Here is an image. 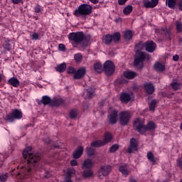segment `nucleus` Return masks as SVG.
Here are the masks:
<instances>
[{
  "label": "nucleus",
  "instance_id": "obj_2",
  "mask_svg": "<svg viewBox=\"0 0 182 182\" xmlns=\"http://www.w3.org/2000/svg\"><path fill=\"white\" fill-rule=\"evenodd\" d=\"M156 129V123L150 121L146 125L144 124V119L137 118L134 122V129L136 130L139 134H144L148 130L151 132Z\"/></svg>",
  "mask_w": 182,
  "mask_h": 182
},
{
  "label": "nucleus",
  "instance_id": "obj_51",
  "mask_svg": "<svg viewBox=\"0 0 182 182\" xmlns=\"http://www.w3.org/2000/svg\"><path fill=\"white\" fill-rule=\"evenodd\" d=\"M82 42V46H87L89 45V40L83 39Z\"/></svg>",
  "mask_w": 182,
  "mask_h": 182
},
{
  "label": "nucleus",
  "instance_id": "obj_41",
  "mask_svg": "<svg viewBox=\"0 0 182 182\" xmlns=\"http://www.w3.org/2000/svg\"><path fill=\"white\" fill-rule=\"evenodd\" d=\"M171 86H172V88L174 90H178L180 89V83L176 82V81H173L172 83H171Z\"/></svg>",
  "mask_w": 182,
  "mask_h": 182
},
{
  "label": "nucleus",
  "instance_id": "obj_23",
  "mask_svg": "<svg viewBox=\"0 0 182 182\" xmlns=\"http://www.w3.org/2000/svg\"><path fill=\"white\" fill-rule=\"evenodd\" d=\"M94 70L97 73H102L103 72V66H102L100 63H96L94 64Z\"/></svg>",
  "mask_w": 182,
  "mask_h": 182
},
{
  "label": "nucleus",
  "instance_id": "obj_57",
  "mask_svg": "<svg viewBox=\"0 0 182 182\" xmlns=\"http://www.w3.org/2000/svg\"><path fill=\"white\" fill-rule=\"evenodd\" d=\"M23 0H12L13 4H21V2Z\"/></svg>",
  "mask_w": 182,
  "mask_h": 182
},
{
  "label": "nucleus",
  "instance_id": "obj_5",
  "mask_svg": "<svg viewBox=\"0 0 182 182\" xmlns=\"http://www.w3.org/2000/svg\"><path fill=\"white\" fill-rule=\"evenodd\" d=\"M147 56H149V55H147L146 53H143L141 51L138 52L135 55L134 65L136 66L137 69H141V68L144 66V62Z\"/></svg>",
  "mask_w": 182,
  "mask_h": 182
},
{
  "label": "nucleus",
  "instance_id": "obj_46",
  "mask_svg": "<svg viewBox=\"0 0 182 182\" xmlns=\"http://www.w3.org/2000/svg\"><path fill=\"white\" fill-rule=\"evenodd\" d=\"M31 39L36 41L39 38V34L34 33L31 36Z\"/></svg>",
  "mask_w": 182,
  "mask_h": 182
},
{
  "label": "nucleus",
  "instance_id": "obj_64",
  "mask_svg": "<svg viewBox=\"0 0 182 182\" xmlns=\"http://www.w3.org/2000/svg\"><path fill=\"white\" fill-rule=\"evenodd\" d=\"M180 182H182V179L181 180V181Z\"/></svg>",
  "mask_w": 182,
  "mask_h": 182
},
{
  "label": "nucleus",
  "instance_id": "obj_52",
  "mask_svg": "<svg viewBox=\"0 0 182 182\" xmlns=\"http://www.w3.org/2000/svg\"><path fill=\"white\" fill-rule=\"evenodd\" d=\"M127 2V0H118L119 5H124Z\"/></svg>",
  "mask_w": 182,
  "mask_h": 182
},
{
  "label": "nucleus",
  "instance_id": "obj_37",
  "mask_svg": "<svg viewBox=\"0 0 182 182\" xmlns=\"http://www.w3.org/2000/svg\"><path fill=\"white\" fill-rule=\"evenodd\" d=\"M156 105H157V100H152L151 102L149 104V109L152 112H154V109H156Z\"/></svg>",
  "mask_w": 182,
  "mask_h": 182
},
{
  "label": "nucleus",
  "instance_id": "obj_12",
  "mask_svg": "<svg viewBox=\"0 0 182 182\" xmlns=\"http://www.w3.org/2000/svg\"><path fill=\"white\" fill-rule=\"evenodd\" d=\"M144 8H156L159 5V0H143Z\"/></svg>",
  "mask_w": 182,
  "mask_h": 182
},
{
  "label": "nucleus",
  "instance_id": "obj_11",
  "mask_svg": "<svg viewBox=\"0 0 182 182\" xmlns=\"http://www.w3.org/2000/svg\"><path fill=\"white\" fill-rule=\"evenodd\" d=\"M119 116V111L113 109L109 112L108 116V121L111 124H116L117 123V117Z\"/></svg>",
  "mask_w": 182,
  "mask_h": 182
},
{
  "label": "nucleus",
  "instance_id": "obj_20",
  "mask_svg": "<svg viewBox=\"0 0 182 182\" xmlns=\"http://www.w3.org/2000/svg\"><path fill=\"white\" fill-rule=\"evenodd\" d=\"M124 76L127 79H134L137 76V73L133 71L127 70L124 72Z\"/></svg>",
  "mask_w": 182,
  "mask_h": 182
},
{
  "label": "nucleus",
  "instance_id": "obj_42",
  "mask_svg": "<svg viewBox=\"0 0 182 182\" xmlns=\"http://www.w3.org/2000/svg\"><path fill=\"white\" fill-rule=\"evenodd\" d=\"M76 116H77V111H76L75 109H72L70 112V117L71 119H75L76 117Z\"/></svg>",
  "mask_w": 182,
  "mask_h": 182
},
{
  "label": "nucleus",
  "instance_id": "obj_38",
  "mask_svg": "<svg viewBox=\"0 0 182 182\" xmlns=\"http://www.w3.org/2000/svg\"><path fill=\"white\" fill-rule=\"evenodd\" d=\"M121 35L119 33H115L112 36L113 42H119L120 41Z\"/></svg>",
  "mask_w": 182,
  "mask_h": 182
},
{
  "label": "nucleus",
  "instance_id": "obj_25",
  "mask_svg": "<svg viewBox=\"0 0 182 182\" xmlns=\"http://www.w3.org/2000/svg\"><path fill=\"white\" fill-rule=\"evenodd\" d=\"M133 11V6L132 5L126 6L123 9L124 15H130Z\"/></svg>",
  "mask_w": 182,
  "mask_h": 182
},
{
  "label": "nucleus",
  "instance_id": "obj_56",
  "mask_svg": "<svg viewBox=\"0 0 182 182\" xmlns=\"http://www.w3.org/2000/svg\"><path fill=\"white\" fill-rule=\"evenodd\" d=\"M58 49H60V50H65V45L63 44H60L58 46Z\"/></svg>",
  "mask_w": 182,
  "mask_h": 182
},
{
  "label": "nucleus",
  "instance_id": "obj_7",
  "mask_svg": "<svg viewBox=\"0 0 182 182\" xmlns=\"http://www.w3.org/2000/svg\"><path fill=\"white\" fill-rule=\"evenodd\" d=\"M68 38L70 41H72L74 43H80L83 42L85 39V34L82 31L71 33L69 34Z\"/></svg>",
  "mask_w": 182,
  "mask_h": 182
},
{
  "label": "nucleus",
  "instance_id": "obj_6",
  "mask_svg": "<svg viewBox=\"0 0 182 182\" xmlns=\"http://www.w3.org/2000/svg\"><path fill=\"white\" fill-rule=\"evenodd\" d=\"M15 119H22V111L18 109H13L11 113H9L6 116L5 121L12 123Z\"/></svg>",
  "mask_w": 182,
  "mask_h": 182
},
{
  "label": "nucleus",
  "instance_id": "obj_32",
  "mask_svg": "<svg viewBox=\"0 0 182 182\" xmlns=\"http://www.w3.org/2000/svg\"><path fill=\"white\" fill-rule=\"evenodd\" d=\"M63 103V100L58 98H55L53 100L51 101V106H60Z\"/></svg>",
  "mask_w": 182,
  "mask_h": 182
},
{
  "label": "nucleus",
  "instance_id": "obj_58",
  "mask_svg": "<svg viewBox=\"0 0 182 182\" xmlns=\"http://www.w3.org/2000/svg\"><path fill=\"white\" fill-rule=\"evenodd\" d=\"M90 2H92V4H98L99 3V0H89Z\"/></svg>",
  "mask_w": 182,
  "mask_h": 182
},
{
  "label": "nucleus",
  "instance_id": "obj_39",
  "mask_svg": "<svg viewBox=\"0 0 182 182\" xmlns=\"http://www.w3.org/2000/svg\"><path fill=\"white\" fill-rule=\"evenodd\" d=\"M74 59L76 62H82V60L83 59V56H82L81 53H77L74 55Z\"/></svg>",
  "mask_w": 182,
  "mask_h": 182
},
{
  "label": "nucleus",
  "instance_id": "obj_1",
  "mask_svg": "<svg viewBox=\"0 0 182 182\" xmlns=\"http://www.w3.org/2000/svg\"><path fill=\"white\" fill-rule=\"evenodd\" d=\"M31 151H32V146L26 147L23 151V157L26 160V164L22 168L21 173H18L22 178L32 176L35 173L36 164L41 160V154H32Z\"/></svg>",
  "mask_w": 182,
  "mask_h": 182
},
{
  "label": "nucleus",
  "instance_id": "obj_47",
  "mask_svg": "<svg viewBox=\"0 0 182 182\" xmlns=\"http://www.w3.org/2000/svg\"><path fill=\"white\" fill-rule=\"evenodd\" d=\"M4 48L6 50H11V44H9V43H6L3 45Z\"/></svg>",
  "mask_w": 182,
  "mask_h": 182
},
{
  "label": "nucleus",
  "instance_id": "obj_44",
  "mask_svg": "<svg viewBox=\"0 0 182 182\" xmlns=\"http://www.w3.org/2000/svg\"><path fill=\"white\" fill-rule=\"evenodd\" d=\"M87 154H88V156H95V149H93V148H87Z\"/></svg>",
  "mask_w": 182,
  "mask_h": 182
},
{
  "label": "nucleus",
  "instance_id": "obj_26",
  "mask_svg": "<svg viewBox=\"0 0 182 182\" xmlns=\"http://www.w3.org/2000/svg\"><path fill=\"white\" fill-rule=\"evenodd\" d=\"M55 70L57 72H60V73H62L66 70V63H63L60 65H58L55 68Z\"/></svg>",
  "mask_w": 182,
  "mask_h": 182
},
{
  "label": "nucleus",
  "instance_id": "obj_48",
  "mask_svg": "<svg viewBox=\"0 0 182 182\" xmlns=\"http://www.w3.org/2000/svg\"><path fill=\"white\" fill-rule=\"evenodd\" d=\"M178 167H182V156L177 159Z\"/></svg>",
  "mask_w": 182,
  "mask_h": 182
},
{
  "label": "nucleus",
  "instance_id": "obj_18",
  "mask_svg": "<svg viewBox=\"0 0 182 182\" xmlns=\"http://www.w3.org/2000/svg\"><path fill=\"white\" fill-rule=\"evenodd\" d=\"M8 84L11 85L14 87H19V85H21V82H19V80H18V78L13 77L8 80Z\"/></svg>",
  "mask_w": 182,
  "mask_h": 182
},
{
  "label": "nucleus",
  "instance_id": "obj_33",
  "mask_svg": "<svg viewBox=\"0 0 182 182\" xmlns=\"http://www.w3.org/2000/svg\"><path fill=\"white\" fill-rule=\"evenodd\" d=\"M112 139H113V136H112V134L110 132H106L105 135V143H109L112 141Z\"/></svg>",
  "mask_w": 182,
  "mask_h": 182
},
{
  "label": "nucleus",
  "instance_id": "obj_17",
  "mask_svg": "<svg viewBox=\"0 0 182 182\" xmlns=\"http://www.w3.org/2000/svg\"><path fill=\"white\" fill-rule=\"evenodd\" d=\"M83 154V148L82 146H78L73 152V158L75 159H80Z\"/></svg>",
  "mask_w": 182,
  "mask_h": 182
},
{
  "label": "nucleus",
  "instance_id": "obj_24",
  "mask_svg": "<svg viewBox=\"0 0 182 182\" xmlns=\"http://www.w3.org/2000/svg\"><path fill=\"white\" fill-rule=\"evenodd\" d=\"M94 93H95V90H93V88L90 87L87 89L85 91V95H86L85 99H92Z\"/></svg>",
  "mask_w": 182,
  "mask_h": 182
},
{
  "label": "nucleus",
  "instance_id": "obj_40",
  "mask_svg": "<svg viewBox=\"0 0 182 182\" xmlns=\"http://www.w3.org/2000/svg\"><path fill=\"white\" fill-rule=\"evenodd\" d=\"M118 149H119V144H115L109 148V152L114 153L115 151H117Z\"/></svg>",
  "mask_w": 182,
  "mask_h": 182
},
{
  "label": "nucleus",
  "instance_id": "obj_14",
  "mask_svg": "<svg viewBox=\"0 0 182 182\" xmlns=\"http://www.w3.org/2000/svg\"><path fill=\"white\" fill-rule=\"evenodd\" d=\"M85 75H86V68H85V67H81L74 74L73 77L77 80L82 79Z\"/></svg>",
  "mask_w": 182,
  "mask_h": 182
},
{
  "label": "nucleus",
  "instance_id": "obj_55",
  "mask_svg": "<svg viewBox=\"0 0 182 182\" xmlns=\"http://www.w3.org/2000/svg\"><path fill=\"white\" fill-rule=\"evenodd\" d=\"M178 9L179 11H182V0H180V1L178 4Z\"/></svg>",
  "mask_w": 182,
  "mask_h": 182
},
{
  "label": "nucleus",
  "instance_id": "obj_10",
  "mask_svg": "<svg viewBox=\"0 0 182 182\" xmlns=\"http://www.w3.org/2000/svg\"><path fill=\"white\" fill-rule=\"evenodd\" d=\"M114 64L110 60H107L104 63V70L107 76H111L114 73Z\"/></svg>",
  "mask_w": 182,
  "mask_h": 182
},
{
  "label": "nucleus",
  "instance_id": "obj_45",
  "mask_svg": "<svg viewBox=\"0 0 182 182\" xmlns=\"http://www.w3.org/2000/svg\"><path fill=\"white\" fill-rule=\"evenodd\" d=\"M75 171H75V169H73V168L68 169V171H67V174H68L67 177H70V178H71L72 174H75Z\"/></svg>",
  "mask_w": 182,
  "mask_h": 182
},
{
  "label": "nucleus",
  "instance_id": "obj_49",
  "mask_svg": "<svg viewBox=\"0 0 182 182\" xmlns=\"http://www.w3.org/2000/svg\"><path fill=\"white\" fill-rule=\"evenodd\" d=\"M42 11V9L41 8V6L38 5L35 7V12L36 14H39Z\"/></svg>",
  "mask_w": 182,
  "mask_h": 182
},
{
  "label": "nucleus",
  "instance_id": "obj_34",
  "mask_svg": "<svg viewBox=\"0 0 182 182\" xmlns=\"http://www.w3.org/2000/svg\"><path fill=\"white\" fill-rule=\"evenodd\" d=\"M82 176L85 178H87L89 177H92L93 176V171L92 170H85L82 172Z\"/></svg>",
  "mask_w": 182,
  "mask_h": 182
},
{
  "label": "nucleus",
  "instance_id": "obj_53",
  "mask_svg": "<svg viewBox=\"0 0 182 182\" xmlns=\"http://www.w3.org/2000/svg\"><path fill=\"white\" fill-rule=\"evenodd\" d=\"M70 165L71 166H77V161L73 159L72 161H70Z\"/></svg>",
  "mask_w": 182,
  "mask_h": 182
},
{
  "label": "nucleus",
  "instance_id": "obj_60",
  "mask_svg": "<svg viewBox=\"0 0 182 182\" xmlns=\"http://www.w3.org/2000/svg\"><path fill=\"white\" fill-rule=\"evenodd\" d=\"M130 182H137V181L133 178H130Z\"/></svg>",
  "mask_w": 182,
  "mask_h": 182
},
{
  "label": "nucleus",
  "instance_id": "obj_22",
  "mask_svg": "<svg viewBox=\"0 0 182 182\" xmlns=\"http://www.w3.org/2000/svg\"><path fill=\"white\" fill-rule=\"evenodd\" d=\"M102 40L105 45H110L112 43V41H113V37L112 35L107 34L103 36Z\"/></svg>",
  "mask_w": 182,
  "mask_h": 182
},
{
  "label": "nucleus",
  "instance_id": "obj_19",
  "mask_svg": "<svg viewBox=\"0 0 182 182\" xmlns=\"http://www.w3.org/2000/svg\"><path fill=\"white\" fill-rule=\"evenodd\" d=\"M154 69L156 72H164L166 66L161 63H156L154 65Z\"/></svg>",
  "mask_w": 182,
  "mask_h": 182
},
{
  "label": "nucleus",
  "instance_id": "obj_63",
  "mask_svg": "<svg viewBox=\"0 0 182 182\" xmlns=\"http://www.w3.org/2000/svg\"><path fill=\"white\" fill-rule=\"evenodd\" d=\"M180 41H181V42L182 41V38H180Z\"/></svg>",
  "mask_w": 182,
  "mask_h": 182
},
{
  "label": "nucleus",
  "instance_id": "obj_36",
  "mask_svg": "<svg viewBox=\"0 0 182 182\" xmlns=\"http://www.w3.org/2000/svg\"><path fill=\"white\" fill-rule=\"evenodd\" d=\"M176 1L177 0H166V4H168V8H171V9H174Z\"/></svg>",
  "mask_w": 182,
  "mask_h": 182
},
{
  "label": "nucleus",
  "instance_id": "obj_59",
  "mask_svg": "<svg viewBox=\"0 0 182 182\" xmlns=\"http://www.w3.org/2000/svg\"><path fill=\"white\" fill-rule=\"evenodd\" d=\"M162 31L165 32L166 35H170V33L168 32V30H167V28L162 29Z\"/></svg>",
  "mask_w": 182,
  "mask_h": 182
},
{
  "label": "nucleus",
  "instance_id": "obj_61",
  "mask_svg": "<svg viewBox=\"0 0 182 182\" xmlns=\"http://www.w3.org/2000/svg\"><path fill=\"white\" fill-rule=\"evenodd\" d=\"M0 82H2V77L0 75Z\"/></svg>",
  "mask_w": 182,
  "mask_h": 182
},
{
  "label": "nucleus",
  "instance_id": "obj_50",
  "mask_svg": "<svg viewBox=\"0 0 182 182\" xmlns=\"http://www.w3.org/2000/svg\"><path fill=\"white\" fill-rule=\"evenodd\" d=\"M75 72H76V70H75V68L73 67L68 68V73H75Z\"/></svg>",
  "mask_w": 182,
  "mask_h": 182
},
{
  "label": "nucleus",
  "instance_id": "obj_21",
  "mask_svg": "<svg viewBox=\"0 0 182 182\" xmlns=\"http://www.w3.org/2000/svg\"><path fill=\"white\" fill-rule=\"evenodd\" d=\"M119 171L123 174V176H125V177H127V175L129 174V171L127 168V165H122L119 167Z\"/></svg>",
  "mask_w": 182,
  "mask_h": 182
},
{
  "label": "nucleus",
  "instance_id": "obj_4",
  "mask_svg": "<svg viewBox=\"0 0 182 182\" xmlns=\"http://www.w3.org/2000/svg\"><path fill=\"white\" fill-rule=\"evenodd\" d=\"M135 48L138 49V50H141L143 48H145V50H146V52H149V53H153V52L156 50V48H157V46L156 45V43H154L153 41H146L145 43L143 42H140L135 46Z\"/></svg>",
  "mask_w": 182,
  "mask_h": 182
},
{
  "label": "nucleus",
  "instance_id": "obj_31",
  "mask_svg": "<svg viewBox=\"0 0 182 182\" xmlns=\"http://www.w3.org/2000/svg\"><path fill=\"white\" fill-rule=\"evenodd\" d=\"M41 102L44 105V106H46V105H49V103H52V100H50V97L48 96H43L42 97V100H41Z\"/></svg>",
  "mask_w": 182,
  "mask_h": 182
},
{
  "label": "nucleus",
  "instance_id": "obj_28",
  "mask_svg": "<svg viewBox=\"0 0 182 182\" xmlns=\"http://www.w3.org/2000/svg\"><path fill=\"white\" fill-rule=\"evenodd\" d=\"M124 38L125 41H130L133 38V33L130 30L124 32Z\"/></svg>",
  "mask_w": 182,
  "mask_h": 182
},
{
  "label": "nucleus",
  "instance_id": "obj_54",
  "mask_svg": "<svg viewBox=\"0 0 182 182\" xmlns=\"http://www.w3.org/2000/svg\"><path fill=\"white\" fill-rule=\"evenodd\" d=\"M178 59H180V57L178 56V55H175L173 56V60H174L175 62H177Z\"/></svg>",
  "mask_w": 182,
  "mask_h": 182
},
{
  "label": "nucleus",
  "instance_id": "obj_15",
  "mask_svg": "<svg viewBox=\"0 0 182 182\" xmlns=\"http://www.w3.org/2000/svg\"><path fill=\"white\" fill-rule=\"evenodd\" d=\"M119 100H121L122 103H129V102L132 100V95L127 92H121Z\"/></svg>",
  "mask_w": 182,
  "mask_h": 182
},
{
  "label": "nucleus",
  "instance_id": "obj_29",
  "mask_svg": "<svg viewBox=\"0 0 182 182\" xmlns=\"http://www.w3.org/2000/svg\"><path fill=\"white\" fill-rule=\"evenodd\" d=\"M147 159L149 161L151 162V164L154 165L156 163V158H154V155H153V153L151 151H149L147 153Z\"/></svg>",
  "mask_w": 182,
  "mask_h": 182
},
{
  "label": "nucleus",
  "instance_id": "obj_35",
  "mask_svg": "<svg viewBox=\"0 0 182 182\" xmlns=\"http://www.w3.org/2000/svg\"><path fill=\"white\" fill-rule=\"evenodd\" d=\"M176 28L178 33H182V22L181 21H176Z\"/></svg>",
  "mask_w": 182,
  "mask_h": 182
},
{
  "label": "nucleus",
  "instance_id": "obj_8",
  "mask_svg": "<svg viewBox=\"0 0 182 182\" xmlns=\"http://www.w3.org/2000/svg\"><path fill=\"white\" fill-rule=\"evenodd\" d=\"M119 123L121 126H127L130 122V119L132 115L127 111H122L119 114Z\"/></svg>",
  "mask_w": 182,
  "mask_h": 182
},
{
  "label": "nucleus",
  "instance_id": "obj_16",
  "mask_svg": "<svg viewBox=\"0 0 182 182\" xmlns=\"http://www.w3.org/2000/svg\"><path fill=\"white\" fill-rule=\"evenodd\" d=\"M144 87L148 95H153L154 93V85L153 84L146 82L144 85Z\"/></svg>",
  "mask_w": 182,
  "mask_h": 182
},
{
  "label": "nucleus",
  "instance_id": "obj_43",
  "mask_svg": "<svg viewBox=\"0 0 182 182\" xmlns=\"http://www.w3.org/2000/svg\"><path fill=\"white\" fill-rule=\"evenodd\" d=\"M8 180V173L0 175V181L5 182Z\"/></svg>",
  "mask_w": 182,
  "mask_h": 182
},
{
  "label": "nucleus",
  "instance_id": "obj_62",
  "mask_svg": "<svg viewBox=\"0 0 182 182\" xmlns=\"http://www.w3.org/2000/svg\"><path fill=\"white\" fill-rule=\"evenodd\" d=\"M50 176H46V178H49Z\"/></svg>",
  "mask_w": 182,
  "mask_h": 182
},
{
  "label": "nucleus",
  "instance_id": "obj_3",
  "mask_svg": "<svg viewBox=\"0 0 182 182\" xmlns=\"http://www.w3.org/2000/svg\"><path fill=\"white\" fill-rule=\"evenodd\" d=\"M93 7L90 4H82L73 11V15L76 18H86L89 15H92Z\"/></svg>",
  "mask_w": 182,
  "mask_h": 182
},
{
  "label": "nucleus",
  "instance_id": "obj_9",
  "mask_svg": "<svg viewBox=\"0 0 182 182\" xmlns=\"http://www.w3.org/2000/svg\"><path fill=\"white\" fill-rule=\"evenodd\" d=\"M112 171V166L110 165H102L101 166L100 170L98 171L97 177L102 180L103 177L109 176Z\"/></svg>",
  "mask_w": 182,
  "mask_h": 182
},
{
  "label": "nucleus",
  "instance_id": "obj_13",
  "mask_svg": "<svg viewBox=\"0 0 182 182\" xmlns=\"http://www.w3.org/2000/svg\"><path fill=\"white\" fill-rule=\"evenodd\" d=\"M137 140L134 138H132L130 139V145L129 147L128 148L127 152L129 154L133 153V151H137Z\"/></svg>",
  "mask_w": 182,
  "mask_h": 182
},
{
  "label": "nucleus",
  "instance_id": "obj_27",
  "mask_svg": "<svg viewBox=\"0 0 182 182\" xmlns=\"http://www.w3.org/2000/svg\"><path fill=\"white\" fill-rule=\"evenodd\" d=\"M92 165H93V163L92 162V160L87 159V160L83 161L82 168V169H84V168H90V167H92Z\"/></svg>",
  "mask_w": 182,
  "mask_h": 182
},
{
  "label": "nucleus",
  "instance_id": "obj_30",
  "mask_svg": "<svg viewBox=\"0 0 182 182\" xmlns=\"http://www.w3.org/2000/svg\"><path fill=\"white\" fill-rule=\"evenodd\" d=\"M106 143L103 141H95L91 143L92 147H102V146H105Z\"/></svg>",
  "mask_w": 182,
  "mask_h": 182
}]
</instances>
